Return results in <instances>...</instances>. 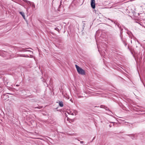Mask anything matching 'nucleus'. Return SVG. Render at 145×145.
I'll return each instance as SVG.
<instances>
[{"label": "nucleus", "mask_w": 145, "mask_h": 145, "mask_svg": "<svg viewBox=\"0 0 145 145\" xmlns=\"http://www.w3.org/2000/svg\"><path fill=\"white\" fill-rule=\"evenodd\" d=\"M75 66L76 69L77 71L79 74L82 75H84L85 74V71L84 70L80 67L77 65H76Z\"/></svg>", "instance_id": "nucleus-1"}, {"label": "nucleus", "mask_w": 145, "mask_h": 145, "mask_svg": "<svg viewBox=\"0 0 145 145\" xmlns=\"http://www.w3.org/2000/svg\"><path fill=\"white\" fill-rule=\"evenodd\" d=\"M91 7L94 9L95 8V0H91Z\"/></svg>", "instance_id": "nucleus-2"}, {"label": "nucleus", "mask_w": 145, "mask_h": 145, "mask_svg": "<svg viewBox=\"0 0 145 145\" xmlns=\"http://www.w3.org/2000/svg\"><path fill=\"white\" fill-rule=\"evenodd\" d=\"M100 107L102 108L105 109L106 110L110 111L109 109L107 106L103 105H101L100 106Z\"/></svg>", "instance_id": "nucleus-3"}, {"label": "nucleus", "mask_w": 145, "mask_h": 145, "mask_svg": "<svg viewBox=\"0 0 145 145\" xmlns=\"http://www.w3.org/2000/svg\"><path fill=\"white\" fill-rule=\"evenodd\" d=\"M18 57H29V56L28 55H25L24 54H18Z\"/></svg>", "instance_id": "nucleus-4"}, {"label": "nucleus", "mask_w": 145, "mask_h": 145, "mask_svg": "<svg viewBox=\"0 0 145 145\" xmlns=\"http://www.w3.org/2000/svg\"><path fill=\"white\" fill-rule=\"evenodd\" d=\"M19 13L22 16L23 18L24 19H25V16L24 15V13L22 12H20Z\"/></svg>", "instance_id": "nucleus-5"}, {"label": "nucleus", "mask_w": 145, "mask_h": 145, "mask_svg": "<svg viewBox=\"0 0 145 145\" xmlns=\"http://www.w3.org/2000/svg\"><path fill=\"white\" fill-rule=\"evenodd\" d=\"M59 105L61 107H62L63 106V104L62 101H61L59 102Z\"/></svg>", "instance_id": "nucleus-6"}, {"label": "nucleus", "mask_w": 145, "mask_h": 145, "mask_svg": "<svg viewBox=\"0 0 145 145\" xmlns=\"http://www.w3.org/2000/svg\"><path fill=\"white\" fill-rule=\"evenodd\" d=\"M32 7H33V8H35V4H34V3H32L31 4Z\"/></svg>", "instance_id": "nucleus-7"}, {"label": "nucleus", "mask_w": 145, "mask_h": 145, "mask_svg": "<svg viewBox=\"0 0 145 145\" xmlns=\"http://www.w3.org/2000/svg\"><path fill=\"white\" fill-rule=\"evenodd\" d=\"M42 106H38L37 107H35V108H38V109H41L42 108Z\"/></svg>", "instance_id": "nucleus-8"}, {"label": "nucleus", "mask_w": 145, "mask_h": 145, "mask_svg": "<svg viewBox=\"0 0 145 145\" xmlns=\"http://www.w3.org/2000/svg\"><path fill=\"white\" fill-rule=\"evenodd\" d=\"M116 25L120 29V24L119 23H117L116 24Z\"/></svg>", "instance_id": "nucleus-9"}, {"label": "nucleus", "mask_w": 145, "mask_h": 145, "mask_svg": "<svg viewBox=\"0 0 145 145\" xmlns=\"http://www.w3.org/2000/svg\"><path fill=\"white\" fill-rule=\"evenodd\" d=\"M54 29L58 32H59V29L57 27H56Z\"/></svg>", "instance_id": "nucleus-10"}, {"label": "nucleus", "mask_w": 145, "mask_h": 145, "mask_svg": "<svg viewBox=\"0 0 145 145\" xmlns=\"http://www.w3.org/2000/svg\"><path fill=\"white\" fill-rule=\"evenodd\" d=\"M142 135V133H140L138 134L137 135H136V136L137 137H138L139 135Z\"/></svg>", "instance_id": "nucleus-11"}, {"label": "nucleus", "mask_w": 145, "mask_h": 145, "mask_svg": "<svg viewBox=\"0 0 145 145\" xmlns=\"http://www.w3.org/2000/svg\"><path fill=\"white\" fill-rule=\"evenodd\" d=\"M25 49H24H24H22V50H21V51H22V52H26V50H25Z\"/></svg>", "instance_id": "nucleus-12"}, {"label": "nucleus", "mask_w": 145, "mask_h": 145, "mask_svg": "<svg viewBox=\"0 0 145 145\" xmlns=\"http://www.w3.org/2000/svg\"><path fill=\"white\" fill-rule=\"evenodd\" d=\"M133 135V137H132V138L133 139H134V137H136V136L135 135Z\"/></svg>", "instance_id": "nucleus-13"}, {"label": "nucleus", "mask_w": 145, "mask_h": 145, "mask_svg": "<svg viewBox=\"0 0 145 145\" xmlns=\"http://www.w3.org/2000/svg\"><path fill=\"white\" fill-rule=\"evenodd\" d=\"M31 116H32V117H33V118H34V117H35V118H36V116L35 115V114H33L31 115Z\"/></svg>", "instance_id": "nucleus-14"}, {"label": "nucleus", "mask_w": 145, "mask_h": 145, "mask_svg": "<svg viewBox=\"0 0 145 145\" xmlns=\"http://www.w3.org/2000/svg\"><path fill=\"white\" fill-rule=\"evenodd\" d=\"M95 137H93V139L92 140L91 142H92L94 139H95Z\"/></svg>", "instance_id": "nucleus-15"}, {"label": "nucleus", "mask_w": 145, "mask_h": 145, "mask_svg": "<svg viewBox=\"0 0 145 145\" xmlns=\"http://www.w3.org/2000/svg\"><path fill=\"white\" fill-rule=\"evenodd\" d=\"M95 137H93V139L92 140L91 142H92L94 139H95Z\"/></svg>", "instance_id": "nucleus-16"}, {"label": "nucleus", "mask_w": 145, "mask_h": 145, "mask_svg": "<svg viewBox=\"0 0 145 145\" xmlns=\"http://www.w3.org/2000/svg\"><path fill=\"white\" fill-rule=\"evenodd\" d=\"M95 137H93V139L92 140L91 142H92L94 139H95Z\"/></svg>", "instance_id": "nucleus-17"}, {"label": "nucleus", "mask_w": 145, "mask_h": 145, "mask_svg": "<svg viewBox=\"0 0 145 145\" xmlns=\"http://www.w3.org/2000/svg\"><path fill=\"white\" fill-rule=\"evenodd\" d=\"M95 137H93V139L92 140L91 142H92L94 139H95Z\"/></svg>", "instance_id": "nucleus-18"}, {"label": "nucleus", "mask_w": 145, "mask_h": 145, "mask_svg": "<svg viewBox=\"0 0 145 145\" xmlns=\"http://www.w3.org/2000/svg\"><path fill=\"white\" fill-rule=\"evenodd\" d=\"M71 114L72 115H74V113H71Z\"/></svg>", "instance_id": "nucleus-19"}, {"label": "nucleus", "mask_w": 145, "mask_h": 145, "mask_svg": "<svg viewBox=\"0 0 145 145\" xmlns=\"http://www.w3.org/2000/svg\"><path fill=\"white\" fill-rule=\"evenodd\" d=\"M26 51L30 52H32H32L31 51H30V50H26Z\"/></svg>", "instance_id": "nucleus-20"}, {"label": "nucleus", "mask_w": 145, "mask_h": 145, "mask_svg": "<svg viewBox=\"0 0 145 145\" xmlns=\"http://www.w3.org/2000/svg\"><path fill=\"white\" fill-rule=\"evenodd\" d=\"M83 142H84L83 141H82L80 142L81 144H82Z\"/></svg>", "instance_id": "nucleus-21"}, {"label": "nucleus", "mask_w": 145, "mask_h": 145, "mask_svg": "<svg viewBox=\"0 0 145 145\" xmlns=\"http://www.w3.org/2000/svg\"><path fill=\"white\" fill-rule=\"evenodd\" d=\"M19 86V84H16V86Z\"/></svg>", "instance_id": "nucleus-22"}, {"label": "nucleus", "mask_w": 145, "mask_h": 145, "mask_svg": "<svg viewBox=\"0 0 145 145\" xmlns=\"http://www.w3.org/2000/svg\"><path fill=\"white\" fill-rule=\"evenodd\" d=\"M70 100L72 102H72V100H71V99H70Z\"/></svg>", "instance_id": "nucleus-23"}, {"label": "nucleus", "mask_w": 145, "mask_h": 145, "mask_svg": "<svg viewBox=\"0 0 145 145\" xmlns=\"http://www.w3.org/2000/svg\"><path fill=\"white\" fill-rule=\"evenodd\" d=\"M8 94H9L12 95L11 93H9Z\"/></svg>", "instance_id": "nucleus-24"}, {"label": "nucleus", "mask_w": 145, "mask_h": 145, "mask_svg": "<svg viewBox=\"0 0 145 145\" xmlns=\"http://www.w3.org/2000/svg\"><path fill=\"white\" fill-rule=\"evenodd\" d=\"M109 126H110V127H111V126H110V125H109Z\"/></svg>", "instance_id": "nucleus-25"}, {"label": "nucleus", "mask_w": 145, "mask_h": 145, "mask_svg": "<svg viewBox=\"0 0 145 145\" xmlns=\"http://www.w3.org/2000/svg\"><path fill=\"white\" fill-rule=\"evenodd\" d=\"M128 135L129 136H130L129 135Z\"/></svg>", "instance_id": "nucleus-26"}, {"label": "nucleus", "mask_w": 145, "mask_h": 145, "mask_svg": "<svg viewBox=\"0 0 145 145\" xmlns=\"http://www.w3.org/2000/svg\"><path fill=\"white\" fill-rule=\"evenodd\" d=\"M45 82L46 83V84L47 83L46 82Z\"/></svg>", "instance_id": "nucleus-27"}]
</instances>
